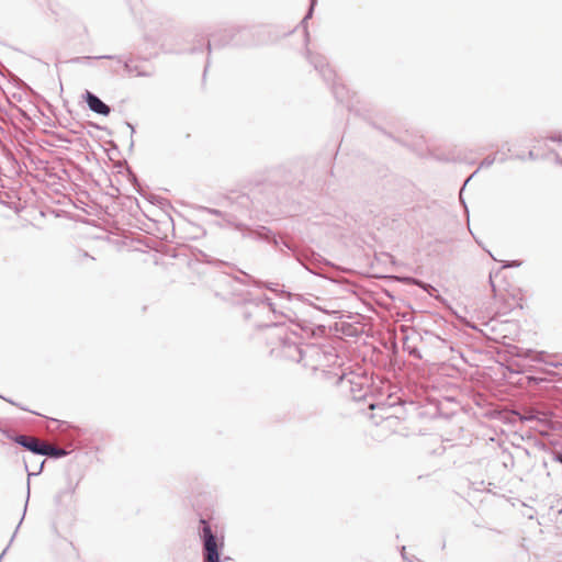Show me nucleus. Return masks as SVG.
I'll use <instances>...</instances> for the list:
<instances>
[{
    "instance_id": "obj_25",
    "label": "nucleus",
    "mask_w": 562,
    "mask_h": 562,
    "mask_svg": "<svg viewBox=\"0 0 562 562\" xmlns=\"http://www.w3.org/2000/svg\"><path fill=\"white\" fill-rule=\"evenodd\" d=\"M127 126L131 128L132 132H134V127L132 124L127 123Z\"/></svg>"
},
{
    "instance_id": "obj_19",
    "label": "nucleus",
    "mask_w": 562,
    "mask_h": 562,
    "mask_svg": "<svg viewBox=\"0 0 562 562\" xmlns=\"http://www.w3.org/2000/svg\"><path fill=\"white\" fill-rule=\"evenodd\" d=\"M274 286H278V283H274V285H267V288L270 290V291H273V292H278L277 288Z\"/></svg>"
},
{
    "instance_id": "obj_1",
    "label": "nucleus",
    "mask_w": 562,
    "mask_h": 562,
    "mask_svg": "<svg viewBox=\"0 0 562 562\" xmlns=\"http://www.w3.org/2000/svg\"><path fill=\"white\" fill-rule=\"evenodd\" d=\"M302 364L313 371L321 370L329 376L339 373L340 358L331 346L304 345Z\"/></svg>"
},
{
    "instance_id": "obj_9",
    "label": "nucleus",
    "mask_w": 562,
    "mask_h": 562,
    "mask_svg": "<svg viewBox=\"0 0 562 562\" xmlns=\"http://www.w3.org/2000/svg\"><path fill=\"white\" fill-rule=\"evenodd\" d=\"M43 456L53 457V458H60V457L66 456V451L64 449H61V448L49 446V445L45 443L44 445V454Z\"/></svg>"
},
{
    "instance_id": "obj_18",
    "label": "nucleus",
    "mask_w": 562,
    "mask_h": 562,
    "mask_svg": "<svg viewBox=\"0 0 562 562\" xmlns=\"http://www.w3.org/2000/svg\"><path fill=\"white\" fill-rule=\"evenodd\" d=\"M274 286H278V283H274V285H267V288L270 290V291H273V292H278L277 288Z\"/></svg>"
},
{
    "instance_id": "obj_28",
    "label": "nucleus",
    "mask_w": 562,
    "mask_h": 562,
    "mask_svg": "<svg viewBox=\"0 0 562 562\" xmlns=\"http://www.w3.org/2000/svg\"><path fill=\"white\" fill-rule=\"evenodd\" d=\"M41 470H42V469L40 468V470H37L36 472H34V475L40 474V473H41Z\"/></svg>"
},
{
    "instance_id": "obj_29",
    "label": "nucleus",
    "mask_w": 562,
    "mask_h": 562,
    "mask_svg": "<svg viewBox=\"0 0 562 562\" xmlns=\"http://www.w3.org/2000/svg\"><path fill=\"white\" fill-rule=\"evenodd\" d=\"M5 551H7V549H4V550L2 551V554H1L0 559H2V557L5 554Z\"/></svg>"
},
{
    "instance_id": "obj_13",
    "label": "nucleus",
    "mask_w": 562,
    "mask_h": 562,
    "mask_svg": "<svg viewBox=\"0 0 562 562\" xmlns=\"http://www.w3.org/2000/svg\"><path fill=\"white\" fill-rule=\"evenodd\" d=\"M261 304L266 305L267 307H269L270 311L274 312L273 303L269 297H265L263 300H261Z\"/></svg>"
},
{
    "instance_id": "obj_8",
    "label": "nucleus",
    "mask_w": 562,
    "mask_h": 562,
    "mask_svg": "<svg viewBox=\"0 0 562 562\" xmlns=\"http://www.w3.org/2000/svg\"><path fill=\"white\" fill-rule=\"evenodd\" d=\"M521 418L527 422L537 420V422L544 423L548 419V415L546 413L537 411V409H528L525 412V414Z\"/></svg>"
},
{
    "instance_id": "obj_3",
    "label": "nucleus",
    "mask_w": 562,
    "mask_h": 562,
    "mask_svg": "<svg viewBox=\"0 0 562 562\" xmlns=\"http://www.w3.org/2000/svg\"><path fill=\"white\" fill-rule=\"evenodd\" d=\"M311 63L321 72L324 79L328 82L333 81V92L339 102H348V89L341 82L336 81L335 71L327 65L322 56H311Z\"/></svg>"
},
{
    "instance_id": "obj_11",
    "label": "nucleus",
    "mask_w": 562,
    "mask_h": 562,
    "mask_svg": "<svg viewBox=\"0 0 562 562\" xmlns=\"http://www.w3.org/2000/svg\"><path fill=\"white\" fill-rule=\"evenodd\" d=\"M316 1H317V0H311V7H310V9H308V12L306 13V15L304 16V19L302 20V24H303V25H305L306 21H307L308 19H311V18H312L313 10H314V7H315V4H316Z\"/></svg>"
},
{
    "instance_id": "obj_2",
    "label": "nucleus",
    "mask_w": 562,
    "mask_h": 562,
    "mask_svg": "<svg viewBox=\"0 0 562 562\" xmlns=\"http://www.w3.org/2000/svg\"><path fill=\"white\" fill-rule=\"evenodd\" d=\"M334 376L337 378V383L342 389L348 390L355 400H361L366 396L368 389L366 376L353 372L347 373L344 369H340L339 373H334Z\"/></svg>"
},
{
    "instance_id": "obj_6",
    "label": "nucleus",
    "mask_w": 562,
    "mask_h": 562,
    "mask_svg": "<svg viewBox=\"0 0 562 562\" xmlns=\"http://www.w3.org/2000/svg\"><path fill=\"white\" fill-rule=\"evenodd\" d=\"M14 441L18 445L24 447L25 449L32 451L33 453H36L40 456L44 454L45 442H43L34 437L20 435L14 438Z\"/></svg>"
},
{
    "instance_id": "obj_7",
    "label": "nucleus",
    "mask_w": 562,
    "mask_h": 562,
    "mask_svg": "<svg viewBox=\"0 0 562 562\" xmlns=\"http://www.w3.org/2000/svg\"><path fill=\"white\" fill-rule=\"evenodd\" d=\"M86 102L91 111L98 114L108 115L110 113V106L106 105L99 97L90 91H86Z\"/></svg>"
},
{
    "instance_id": "obj_15",
    "label": "nucleus",
    "mask_w": 562,
    "mask_h": 562,
    "mask_svg": "<svg viewBox=\"0 0 562 562\" xmlns=\"http://www.w3.org/2000/svg\"><path fill=\"white\" fill-rule=\"evenodd\" d=\"M553 460L562 463V452H553Z\"/></svg>"
},
{
    "instance_id": "obj_23",
    "label": "nucleus",
    "mask_w": 562,
    "mask_h": 562,
    "mask_svg": "<svg viewBox=\"0 0 562 562\" xmlns=\"http://www.w3.org/2000/svg\"><path fill=\"white\" fill-rule=\"evenodd\" d=\"M370 407H371V409H375V408H376V406H375V405H373V404H371V405H370ZM378 408H379V409H382V408H381V407H379V406H378Z\"/></svg>"
},
{
    "instance_id": "obj_20",
    "label": "nucleus",
    "mask_w": 562,
    "mask_h": 562,
    "mask_svg": "<svg viewBox=\"0 0 562 562\" xmlns=\"http://www.w3.org/2000/svg\"><path fill=\"white\" fill-rule=\"evenodd\" d=\"M280 293H281V294H283V295H286L288 297H290V296H291V294H290V293L284 292V290H281V291H280Z\"/></svg>"
},
{
    "instance_id": "obj_31",
    "label": "nucleus",
    "mask_w": 562,
    "mask_h": 562,
    "mask_svg": "<svg viewBox=\"0 0 562 562\" xmlns=\"http://www.w3.org/2000/svg\"><path fill=\"white\" fill-rule=\"evenodd\" d=\"M389 417H390L389 415H387V416H383V415H381V418L389 419Z\"/></svg>"
},
{
    "instance_id": "obj_16",
    "label": "nucleus",
    "mask_w": 562,
    "mask_h": 562,
    "mask_svg": "<svg viewBox=\"0 0 562 562\" xmlns=\"http://www.w3.org/2000/svg\"><path fill=\"white\" fill-rule=\"evenodd\" d=\"M520 265L519 261H512V262H508L507 265L504 266V268H507V267H518Z\"/></svg>"
},
{
    "instance_id": "obj_14",
    "label": "nucleus",
    "mask_w": 562,
    "mask_h": 562,
    "mask_svg": "<svg viewBox=\"0 0 562 562\" xmlns=\"http://www.w3.org/2000/svg\"><path fill=\"white\" fill-rule=\"evenodd\" d=\"M409 355L414 356L417 359L422 358L420 352L416 348H409L408 349Z\"/></svg>"
},
{
    "instance_id": "obj_26",
    "label": "nucleus",
    "mask_w": 562,
    "mask_h": 562,
    "mask_svg": "<svg viewBox=\"0 0 562 562\" xmlns=\"http://www.w3.org/2000/svg\"><path fill=\"white\" fill-rule=\"evenodd\" d=\"M41 470H42V469L40 468V470H37L36 472H34V475L40 474V473H41Z\"/></svg>"
},
{
    "instance_id": "obj_21",
    "label": "nucleus",
    "mask_w": 562,
    "mask_h": 562,
    "mask_svg": "<svg viewBox=\"0 0 562 562\" xmlns=\"http://www.w3.org/2000/svg\"><path fill=\"white\" fill-rule=\"evenodd\" d=\"M490 282H491V286L493 288V291L495 290V286H494V283L492 281V276H490Z\"/></svg>"
},
{
    "instance_id": "obj_12",
    "label": "nucleus",
    "mask_w": 562,
    "mask_h": 562,
    "mask_svg": "<svg viewBox=\"0 0 562 562\" xmlns=\"http://www.w3.org/2000/svg\"><path fill=\"white\" fill-rule=\"evenodd\" d=\"M494 160H495V158H490V157L484 158L481 162V168H487V167L492 166Z\"/></svg>"
},
{
    "instance_id": "obj_30",
    "label": "nucleus",
    "mask_w": 562,
    "mask_h": 562,
    "mask_svg": "<svg viewBox=\"0 0 562 562\" xmlns=\"http://www.w3.org/2000/svg\"><path fill=\"white\" fill-rule=\"evenodd\" d=\"M10 404L16 405L13 401L7 400Z\"/></svg>"
},
{
    "instance_id": "obj_17",
    "label": "nucleus",
    "mask_w": 562,
    "mask_h": 562,
    "mask_svg": "<svg viewBox=\"0 0 562 562\" xmlns=\"http://www.w3.org/2000/svg\"><path fill=\"white\" fill-rule=\"evenodd\" d=\"M86 59H90V57H80V58H75L72 59L74 63H80L82 60H86Z\"/></svg>"
},
{
    "instance_id": "obj_22",
    "label": "nucleus",
    "mask_w": 562,
    "mask_h": 562,
    "mask_svg": "<svg viewBox=\"0 0 562 562\" xmlns=\"http://www.w3.org/2000/svg\"><path fill=\"white\" fill-rule=\"evenodd\" d=\"M402 557H403L404 559H406V557H405V547H403V548H402Z\"/></svg>"
},
{
    "instance_id": "obj_24",
    "label": "nucleus",
    "mask_w": 562,
    "mask_h": 562,
    "mask_svg": "<svg viewBox=\"0 0 562 562\" xmlns=\"http://www.w3.org/2000/svg\"><path fill=\"white\" fill-rule=\"evenodd\" d=\"M30 492H31L30 483H27V497L30 496Z\"/></svg>"
},
{
    "instance_id": "obj_27",
    "label": "nucleus",
    "mask_w": 562,
    "mask_h": 562,
    "mask_svg": "<svg viewBox=\"0 0 562 562\" xmlns=\"http://www.w3.org/2000/svg\"><path fill=\"white\" fill-rule=\"evenodd\" d=\"M41 470H42V469L40 468V470H37L36 472H34V475L40 474V473H41Z\"/></svg>"
},
{
    "instance_id": "obj_10",
    "label": "nucleus",
    "mask_w": 562,
    "mask_h": 562,
    "mask_svg": "<svg viewBox=\"0 0 562 562\" xmlns=\"http://www.w3.org/2000/svg\"><path fill=\"white\" fill-rule=\"evenodd\" d=\"M98 59L100 58H109L114 60L116 66H122L127 72H131V67L128 65V61L123 59L121 56H98Z\"/></svg>"
},
{
    "instance_id": "obj_4",
    "label": "nucleus",
    "mask_w": 562,
    "mask_h": 562,
    "mask_svg": "<svg viewBox=\"0 0 562 562\" xmlns=\"http://www.w3.org/2000/svg\"><path fill=\"white\" fill-rule=\"evenodd\" d=\"M276 329L278 330V337L280 338L281 355L286 359L302 363L304 345H299L297 341L284 334V328L276 327Z\"/></svg>"
},
{
    "instance_id": "obj_5",
    "label": "nucleus",
    "mask_w": 562,
    "mask_h": 562,
    "mask_svg": "<svg viewBox=\"0 0 562 562\" xmlns=\"http://www.w3.org/2000/svg\"><path fill=\"white\" fill-rule=\"evenodd\" d=\"M201 524L203 525L202 537L204 562H221L216 537L214 536L210 525L204 519H201Z\"/></svg>"
}]
</instances>
